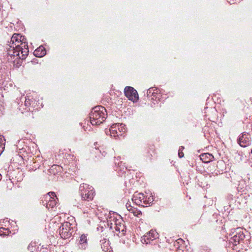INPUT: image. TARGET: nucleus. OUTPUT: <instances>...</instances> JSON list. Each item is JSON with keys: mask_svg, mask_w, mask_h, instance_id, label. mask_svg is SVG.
I'll list each match as a JSON object with an SVG mask.
<instances>
[{"mask_svg": "<svg viewBox=\"0 0 252 252\" xmlns=\"http://www.w3.org/2000/svg\"><path fill=\"white\" fill-rule=\"evenodd\" d=\"M29 53V49L27 43L22 42L20 45H10L7 49V54L10 57L9 60L14 63L20 65L22 60L25 59Z\"/></svg>", "mask_w": 252, "mask_h": 252, "instance_id": "obj_1", "label": "nucleus"}, {"mask_svg": "<svg viewBox=\"0 0 252 252\" xmlns=\"http://www.w3.org/2000/svg\"><path fill=\"white\" fill-rule=\"evenodd\" d=\"M106 110L104 107L97 106L94 107L90 114L91 123L93 125H99L106 119Z\"/></svg>", "mask_w": 252, "mask_h": 252, "instance_id": "obj_2", "label": "nucleus"}, {"mask_svg": "<svg viewBox=\"0 0 252 252\" xmlns=\"http://www.w3.org/2000/svg\"><path fill=\"white\" fill-rule=\"evenodd\" d=\"M79 190L81 197L83 200L88 201L93 200L94 191L92 187L87 184H82L80 186Z\"/></svg>", "mask_w": 252, "mask_h": 252, "instance_id": "obj_3", "label": "nucleus"}, {"mask_svg": "<svg viewBox=\"0 0 252 252\" xmlns=\"http://www.w3.org/2000/svg\"><path fill=\"white\" fill-rule=\"evenodd\" d=\"M126 131L125 125L123 124H114L110 128L112 136H122Z\"/></svg>", "mask_w": 252, "mask_h": 252, "instance_id": "obj_4", "label": "nucleus"}, {"mask_svg": "<svg viewBox=\"0 0 252 252\" xmlns=\"http://www.w3.org/2000/svg\"><path fill=\"white\" fill-rule=\"evenodd\" d=\"M72 230L71 228V224L68 222L63 223L60 227V235L63 239H67L71 237Z\"/></svg>", "mask_w": 252, "mask_h": 252, "instance_id": "obj_5", "label": "nucleus"}, {"mask_svg": "<svg viewBox=\"0 0 252 252\" xmlns=\"http://www.w3.org/2000/svg\"><path fill=\"white\" fill-rule=\"evenodd\" d=\"M125 95L133 102L138 99V94L137 91L131 87H126L124 90Z\"/></svg>", "mask_w": 252, "mask_h": 252, "instance_id": "obj_6", "label": "nucleus"}, {"mask_svg": "<svg viewBox=\"0 0 252 252\" xmlns=\"http://www.w3.org/2000/svg\"><path fill=\"white\" fill-rule=\"evenodd\" d=\"M158 235L156 232L153 230L150 231L142 238L141 242L143 243H150V240L153 241L158 237Z\"/></svg>", "mask_w": 252, "mask_h": 252, "instance_id": "obj_7", "label": "nucleus"}, {"mask_svg": "<svg viewBox=\"0 0 252 252\" xmlns=\"http://www.w3.org/2000/svg\"><path fill=\"white\" fill-rule=\"evenodd\" d=\"M238 142L242 147H246L251 143V139L248 134H243L238 139Z\"/></svg>", "mask_w": 252, "mask_h": 252, "instance_id": "obj_8", "label": "nucleus"}, {"mask_svg": "<svg viewBox=\"0 0 252 252\" xmlns=\"http://www.w3.org/2000/svg\"><path fill=\"white\" fill-rule=\"evenodd\" d=\"M24 37L21 36L20 34H14L11 38L12 45L16 46V45H20L22 42L26 43L24 41Z\"/></svg>", "mask_w": 252, "mask_h": 252, "instance_id": "obj_9", "label": "nucleus"}, {"mask_svg": "<svg viewBox=\"0 0 252 252\" xmlns=\"http://www.w3.org/2000/svg\"><path fill=\"white\" fill-rule=\"evenodd\" d=\"M145 199V196L143 193H138L134 195L132 199V201L137 205L144 206L142 204L143 200Z\"/></svg>", "mask_w": 252, "mask_h": 252, "instance_id": "obj_10", "label": "nucleus"}, {"mask_svg": "<svg viewBox=\"0 0 252 252\" xmlns=\"http://www.w3.org/2000/svg\"><path fill=\"white\" fill-rule=\"evenodd\" d=\"M79 248L82 250H85L87 246V236L85 234L82 235L79 240Z\"/></svg>", "mask_w": 252, "mask_h": 252, "instance_id": "obj_11", "label": "nucleus"}, {"mask_svg": "<svg viewBox=\"0 0 252 252\" xmlns=\"http://www.w3.org/2000/svg\"><path fill=\"white\" fill-rule=\"evenodd\" d=\"M34 55L39 57H42L46 55V50L43 46H40L34 52Z\"/></svg>", "mask_w": 252, "mask_h": 252, "instance_id": "obj_12", "label": "nucleus"}, {"mask_svg": "<svg viewBox=\"0 0 252 252\" xmlns=\"http://www.w3.org/2000/svg\"><path fill=\"white\" fill-rule=\"evenodd\" d=\"M245 236L242 232H238L236 234L234 235L232 238V241L234 243H239L240 240H243Z\"/></svg>", "mask_w": 252, "mask_h": 252, "instance_id": "obj_13", "label": "nucleus"}, {"mask_svg": "<svg viewBox=\"0 0 252 252\" xmlns=\"http://www.w3.org/2000/svg\"><path fill=\"white\" fill-rule=\"evenodd\" d=\"M211 158H213L212 155L208 153L202 154L200 156V159L206 163L209 162L211 160Z\"/></svg>", "mask_w": 252, "mask_h": 252, "instance_id": "obj_14", "label": "nucleus"}, {"mask_svg": "<svg viewBox=\"0 0 252 252\" xmlns=\"http://www.w3.org/2000/svg\"><path fill=\"white\" fill-rule=\"evenodd\" d=\"M43 204L44 206H46L47 208H53L56 204V201L54 198L53 197L51 200H49V202L45 203L43 201Z\"/></svg>", "mask_w": 252, "mask_h": 252, "instance_id": "obj_15", "label": "nucleus"}, {"mask_svg": "<svg viewBox=\"0 0 252 252\" xmlns=\"http://www.w3.org/2000/svg\"><path fill=\"white\" fill-rule=\"evenodd\" d=\"M129 212H131L134 215V216L137 217H140L142 215V213L140 210L133 207H130L129 209Z\"/></svg>", "mask_w": 252, "mask_h": 252, "instance_id": "obj_16", "label": "nucleus"}, {"mask_svg": "<svg viewBox=\"0 0 252 252\" xmlns=\"http://www.w3.org/2000/svg\"><path fill=\"white\" fill-rule=\"evenodd\" d=\"M28 249L31 252H34L36 250V245L35 243H31L28 246Z\"/></svg>", "mask_w": 252, "mask_h": 252, "instance_id": "obj_17", "label": "nucleus"}, {"mask_svg": "<svg viewBox=\"0 0 252 252\" xmlns=\"http://www.w3.org/2000/svg\"><path fill=\"white\" fill-rule=\"evenodd\" d=\"M153 198L152 197H149L148 200H147L146 198H145L144 200H143V203L144 205H150L153 202Z\"/></svg>", "mask_w": 252, "mask_h": 252, "instance_id": "obj_18", "label": "nucleus"}, {"mask_svg": "<svg viewBox=\"0 0 252 252\" xmlns=\"http://www.w3.org/2000/svg\"><path fill=\"white\" fill-rule=\"evenodd\" d=\"M53 198V197H51L50 195H48L47 194L45 195L43 197V199L42 201H44V203L49 202V200H51Z\"/></svg>", "mask_w": 252, "mask_h": 252, "instance_id": "obj_19", "label": "nucleus"}, {"mask_svg": "<svg viewBox=\"0 0 252 252\" xmlns=\"http://www.w3.org/2000/svg\"><path fill=\"white\" fill-rule=\"evenodd\" d=\"M3 144V137L0 136V155L1 154L4 148Z\"/></svg>", "mask_w": 252, "mask_h": 252, "instance_id": "obj_20", "label": "nucleus"}, {"mask_svg": "<svg viewBox=\"0 0 252 252\" xmlns=\"http://www.w3.org/2000/svg\"><path fill=\"white\" fill-rule=\"evenodd\" d=\"M178 155H179V157L180 158H182L184 157V154L181 151V149H179V153H178Z\"/></svg>", "mask_w": 252, "mask_h": 252, "instance_id": "obj_21", "label": "nucleus"}, {"mask_svg": "<svg viewBox=\"0 0 252 252\" xmlns=\"http://www.w3.org/2000/svg\"><path fill=\"white\" fill-rule=\"evenodd\" d=\"M47 194L50 195L51 197H53V198L56 197V194L54 192H49Z\"/></svg>", "mask_w": 252, "mask_h": 252, "instance_id": "obj_22", "label": "nucleus"}, {"mask_svg": "<svg viewBox=\"0 0 252 252\" xmlns=\"http://www.w3.org/2000/svg\"><path fill=\"white\" fill-rule=\"evenodd\" d=\"M126 208H127V210H128V211H129V208H130V207H132L131 206V205H130L129 203H127L126 204Z\"/></svg>", "mask_w": 252, "mask_h": 252, "instance_id": "obj_23", "label": "nucleus"}, {"mask_svg": "<svg viewBox=\"0 0 252 252\" xmlns=\"http://www.w3.org/2000/svg\"><path fill=\"white\" fill-rule=\"evenodd\" d=\"M152 93V89H149L147 92V95H149Z\"/></svg>", "mask_w": 252, "mask_h": 252, "instance_id": "obj_24", "label": "nucleus"}, {"mask_svg": "<svg viewBox=\"0 0 252 252\" xmlns=\"http://www.w3.org/2000/svg\"><path fill=\"white\" fill-rule=\"evenodd\" d=\"M238 1H239V0H233V2H236Z\"/></svg>", "mask_w": 252, "mask_h": 252, "instance_id": "obj_25", "label": "nucleus"}, {"mask_svg": "<svg viewBox=\"0 0 252 252\" xmlns=\"http://www.w3.org/2000/svg\"><path fill=\"white\" fill-rule=\"evenodd\" d=\"M1 178H2L1 175V174H0V180H1Z\"/></svg>", "mask_w": 252, "mask_h": 252, "instance_id": "obj_26", "label": "nucleus"}, {"mask_svg": "<svg viewBox=\"0 0 252 252\" xmlns=\"http://www.w3.org/2000/svg\"><path fill=\"white\" fill-rule=\"evenodd\" d=\"M183 147H181L180 148V149H181V150H183Z\"/></svg>", "mask_w": 252, "mask_h": 252, "instance_id": "obj_27", "label": "nucleus"}, {"mask_svg": "<svg viewBox=\"0 0 252 252\" xmlns=\"http://www.w3.org/2000/svg\"><path fill=\"white\" fill-rule=\"evenodd\" d=\"M26 103L27 104V102H28V101H27V100H25Z\"/></svg>", "mask_w": 252, "mask_h": 252, "instance_id": "obj_28", "label": "nucleus"}, {"mask_svg": "<svg viewBox=\"0 0 252 252\" xmlns=\"http://www.w3.org/2000/svg\"><path fill=\"white\" fill-rule=\"evenodd\" d=\"M26 103L27 104V102H28V101H27V100H25Z\"/></svg>", "mask_w": 252, "mask_h": 252, "instance_id": "obj_29", "label": "nucleus"}, {"mask_svg": "<svg viewBox=\"0 0 252 252\" xmlns=\"http://www.w3.org/2000/svg\"><path fill=\"white\" fill-rule=\"evenodd\" d=\"M251 153L252 154V150H251Z\"/></svg>", "mask_w": 252, "mask_h": 252, "instance_id": "obj_30", "label": "nucleus"}]
</instances>
